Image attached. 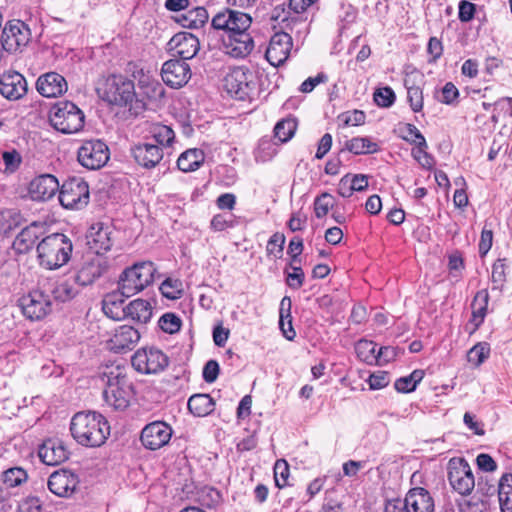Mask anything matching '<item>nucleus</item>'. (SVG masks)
Wrapping results in <instances>:
<instances>
[{
	"label": "nucleus",
	"instance_id": "1",
	"mask_svg": "<svg viewBox=\"0 0 512 512\" xmlns=\"http://www.w3.org/2000/svg\"><path fill=\"white\" fill-rule=\"evenodd\" d=\"M70 431L78 444L85 447H100L110 435V425L100 413L81 411L72 417Z\"/></svg>",
	"mask_w": 512,
	"mask_h": 512
},
{
	"label": "nucleus",
	"instance_id": "2",
	"mask_svg": "<svg viewBox=\"0 0 512 512\" xmlns=\"http://www.w3.org/2000/svg\"><path fill=\"white\" fill-rule=\"evenodd\" d=\"M99 376L105 383L103 396L106 403L116 410L126 409L134 396V386L126 369L120 365H106L101 368Z\"/></svg>",
	"mask_w": 512,
	"mask_h": 512
},
{
	"label": "nucleus",
	"instance_id": "3",
	"mask_svg": "<svg viewBox=\"0 0 512 512\" xmlns=\"http://www.w3.org/2000/svg\"><path fill=\"white\" fill-rule=\"evenodd\" d=\"M40 265L47 269H57L68 262L72 253L70 239L62 233L42 237L37 245Z\"/></svg>",
	"mask_w": 512,
	"mask_h": 512
},
{
	"label": "nucleus",
	"instance_id": "4",
	"mask_svg": "<svg viewBox=\"0 0 512 512\" xmlns=\"http://www.w3.org/2000/svg\"><path fill=\"white\" fill-rule=\"evenodd\" d=\"M84 119L83 112L70 101L56 103L49 113L51 125L63 134L80 131L84 126Z\"/></svg>",
	"mask_w": 512,
	"mask_h": 512
},
{
	"label": "nucleus",
	"instance_id": "5",
	"mask_svg": "<svg viewBox=\"0 0 512 512\" xmlns=\"http://www.w3.org/2000/svg\"><path fill=\"white\" fill-rule=\"evenodd\" d=\"M156 268L150 261L134 264L123 271L118 287L129 298L142 291L154 281Z\"/></svg>",
	"mask_w": 512,
	"mask_h": 512
},
{
	"label": "nucleus",
	"instance_id": "6",
	"mask_svg": "<svg viewBox=\"0 0 512 512\" xmlns=\"http://www.w3.org/2000/svg\"><path fill=\"white\" fill-rule=\"evenodd\" d=\"M89 186L81 178L66 180L59 190V201L66 209H82L89 203Z\"/></svg>",
	"mask_w": 512,
	"mask_h": 512
},
{
	"label": "nucleus",
	"instance_id": "7",
	"mask_svg": "<svg viewBox=\"0 0 512 512\" xmlns=\"http://www.w3.org/2000/svg\"><path fill=\"white\" fill-rule=\"evenodd\" d=\"M448 480L451 487L462 496L469 495L475 487L471 467L463 458H452L448 462Z\"/></svg>",
	"mask_w": 512,
	"mask_h": 512
},
{
	"label": "nucleus",
	"instance_id": "8",
	"mask_svg": "<svg viewBox=\"0 0 512 512\" xmlns=\"http://www.w3.org/2000/svg\"><path fill=\"white\" fill-rule=\"evenodd\" d=\"M108 146L101 140H87L78 149V162L89 170L102 168L109 160Z\"/></svg>",
	"mask_w": 512,
	"mask_h": 512
},
{
	"label": "nucleus",
	"instance_id": "9",
	"mask_svg": "<svg viewBox=\"0 0 512 512\" xmlns=\"http://www.w3.org/2000/svg\"><path fill=\"white\" fill-rule=\"evenodd\" d=\"M227 92L236 99L245 100L254 91V75L245 67L232 69L225 77Z\"/></svg>",
	"mask_w": 512,
	"mask_h": 512
},
{
	"label": "nucleus",
	"instance_id": "10",
	"mask_svg": "<svg viewBox=\"0 0 512 512\" xmlns=\"http://www.w3.org/2000/svg\"><path fill=\"white\" fill-rule=\"evenodd\" d=\"M131 363L140 373L155 374L168 366V357L159 349L142 348L132 356Z\"/></svg>",
	"mask_w": 512,
	"mask_h": 512
},
{
	"label": "nucleus",
	"instance_id": "11",
	"mask_svg": "<svg viewBox=\"0 0 512 512\" xmlns=\"http://www.w3.org/2000/svg\"><path fill=\"white\" fill-rule=\"evenodd\" d=\"M30 39V29L20 20H12L6 23L1 35L2 46L10 53L22 51Z\"/></svg>",
	"mask_w": 512,
	"mask_h": 512
},
{
	"label": "nucleus",
	"instance_id": "12",
	"mask_svg": "<svg viewBox=\"0 0 512 512\" xmlns=\"http://www.w3.org/2000/svg\"><path fill=\"white\" fill-rule=\"evenodd\" d=\"M135 98L134 83L123 77L113 76L106 82L103 99L110 104L127 106Z\"/></svg>",
	"mask_w": 512,
	"mask_h": 512
},
{
	"label": "nucleus",
	"instance_id": "13",
	"mask_svg": "<svg viewBox=\"0 0 512 512\" xmlns=\"http://www.w3.org/2000/svg\"><path fill=\"white\" fill-rule=\"evenodd\" d=\"M251 23L252 19L248 14L225 9L212 18L211 25L214 29L224 30L227 36H231L240 31L248 30Z\"/></svg>",
	"mask_w": 512,
	"mask_h": 512
},
{
	"label": "nucleus",
	"instance_id": "14",
	"mask_svg": "<svg viewBox=\"0 0 512 512\" xmlns=\"http://www.w3.org/2000/svg\"><path fill=\"white\" fill-rule=\"evenodd\" d=\"M19 306L24 316L30 320H40L51 311L49 295L41 289H33L19 299Z\"/></svg>",
	"mask_w": 512,
	"mask_h": 512
},
{
	"label": "nucleus",
	"instance_id": "15",
	"mask_svg": "<svg viewBox=\"0 0 512 512\" xmlns=\"http://www.w3.org/2000/svg\"><path fill=\"white\" fill-rule=\"evenodd\" d=\"M292 46L293 41L289 33L277 32L270 39L265 57L272 66L278 67L288 59Z\"/></svg>",
	"mask_w": 512,
	"mask_h": 512
},
{
	"label": "nucleus",
	"instance_id": "16",
	"mask_svg": "<svg viewBox=\"0 0 512 512\" xmlns=\"http://www.w3.org/2000/svg\"><path fill=\"white\" fill-rule=\"evenodd\" d=\"M172 436V428L163 421L147 424L141 432L142 444L150 449L157 450L165 446Z\"/></svg>",
	"mask_w": 512,
	"mask_h": 512
},
{
	"label": "nucleus",
	"instance_id": "17",
	"mask_svg": "<svg viewBox=\"0 0 512 512\" xmlns=\"http://www.w3.org/2000/svg\"><path fill=\"white\" fill-rule=\"evenodd\" d=\"M161 76L164 83L168 86L180 88L191 78V69L187 62L171 59L163 64Z\"/></svg>",
	"mask_w": 512,
	"mask_h": 512
},
{
	"label": "nucleus",
	"instance_id": "18",
	"mask_svg": "<svg viewBox=\"0 0 512 512\" xmlns=\"http://www.w3.org/2000/svg\"><path fill=\"white\" fill-rule=\"evenodd\" d=\"M79 479L70 470L61 469L53 472L47 482L48 489L58 497H70L76 490Z\"/></svg>",
	"mask_w": 512,
	"mask_h": 512
},
{
	"label": "nucleus",
	"instance_id": "19",
	"mask_svg": "<svg viewBox=\"0 0 512 512\" xmlns=\"http://www.w3.org/2000/svg\"><path fill=\"white\" fill-rule=\"evenodd\" d=\"M140 340V333L129 325H121L112 333L107 342L109 350L115 353H125L134 349Z\"/></svg>",
	"mask_w": 512,
	"mask_h": 512
},
{
	"label": "nucleus",
	"instance_id": "20",
	"mask_svg": "<svg viewBox=\"0 0 512 512\" xmlns=\"http://www.w3.org/2000/svg\"><path fill=\"white\" fill-rule=\"evenodd\" d=\"M27 81L17 71H8L0 76V94L10 100L16 101L27 93Z\"/></svg>",
	"mask_w": 512,
	"mask_h": 512
},
{
	"label": "nucleus",
	"instance_id": "21",
	"mask_svg": "<svg viewBox=\"0 0 512 512\" xmlns=\"http://www.w3.org/2000/svg\"><path fill=\"white\" fill-rule=\"evenodd\" d=\"M170 50L174 57L182 61L192 59L200 49V43L196 36L188 32L175 34L169 41Z\"/></svg>",
	"mask_w": 512,
	"mask_h": 512
},
{
	"label": "nucleus",
	"instance_id": "22",
	"mask_svg": "<svg viewBox=\"0 0 512 512\" xmlns=\"http://www.w3.org/2000/svg\"><path fill=\"white\" fill-rule=\"evenodd\" d=\"M46 232L45 225L39 222H33L23 228L15 237L12 248L17 254H26L31 251L35 243L44 236Z\"/></svg>",
	"mask_w": 512,
	"mask_h": 512
},
{
	"label": "nucleus",
	"instance_id": "23",
	"mask_svg": "<svg viewBox=\"0 0 512 512\" xmlns=\"http://www.w3.org/2000/svg\"><path fill=\"white\" fill-rule=\"evenodd\" d=\"M112 228L102 222L94 223L87 235V245L89 249L96 255H101L102 252L110 250L112 246Z\"/></svg>",
	"mask_w": 512,
	"mask_h": 512
},
{
	"label": "nucleus",
	"instance_id": "24",
	"mask_svg": "<svg viewBox=\"0 0 512 512\" xmlns=\"http://www.w3.org/2000/svg\"><path fill=\"white\" fill-rule=\"evenodd\" d=\"M59 191V182L52 174L35 177L29 184L28 192L34 201H47Z\"/></svg>",
	"mask_w": 512,
	"mask_h": 512
},
{
	"label": "nucleus",
	"instance_id": "25",
	"mask_svg": "<svg viewBox=\"0 0 512 512\" xmlns=\"http://www.w3.org/2000/svg\"><path fill=\"white\" fill-rule=\"evenodd\" d=\"M109 269V262L107 258L101 255H95L91 260L84 263V265L76 273L75 281L81 286L92 284L97 278L107 273Z\"/></svg>",
	"mask_w": 512,
	"mask_h": 512
},
{
	"label": "nucleus",
	"instance_id": "26",
	"mask_svg": "<svg viewBox=\"0 0 512 512\" xmlns=\"http://www.w3.org/2000/svg\"><path fill=\"white\" fill-rule=\"evenodd\" d=\"M223 46L224 52L231 57L244 58L252 52L254 41L248 30H243L234 35L226 36Z\"/></svg>",
	"mask_w": 512,
	"mask_h": 512
},
{
	"label": "nucleus",
	"instance_id": "27",
	"mask_svg": "<svg viewBox=\"0 0 512 512\" xmlns=\"http://www.w3.org/2000/svg\"><path fill=\"white\" fill-rule=\"evenodd\" d=\"M36 88L42 96L55 98L64 94L68 89V85L62 75L56 72H49L38 78Z\"/></svg>",
	"mask_w": 512,
	"mask_h": 512
},
{
	"label": "nucleus",
	"instance_id": "28",
	"mask_svg": "<svg viewBox=\"0 0 512 512\" xmlns=\"http://www.w3.org/2000/svg\"><path fill=\"white\" fill-rule=\"evenodd\" d=\"M38 455L44 464L56 466L68 459L69 452L62 441L49 439L40 446Z\"/></svg>",
	"mask_w": 512,
	"mask_h": 512
},
{
	"label": "nucleus",
	"instance_id": "29",
	"mask_svg": "<svg viewBox=\"0 0 512 512\" xmlns=\"http://www.w3.org/2000/svg\"><path fill=\"white\" fill-rule=\"evenodd\" d=\"M135 161L144 168H153L163 158V150L160 146L151 143H139L131 148Z\"/></svg>",
	"mask_w": 512,
	"mask_h": 512
},
{
	"label": "nucleus",
	"instance_id": "30",
	"mask_svg": "<svg viewBox=\"0 0 512 512\" xmlns=\"http://www.w3.org/2000/svg\"><path fill=\"white\" fill-rule=\"evenodd\" d=\"M404 501L409 509V512H434L435 504L430 493L422 488L416 487L410 489Z\"/></svg>",
	"mask_w": 512,
	"mask_h": 512
},
{
	"label": "nucleus",
	"instance_id": "31",
	"mask_svg": "<svg viewBox=\"0 0 512 512\" xmlns=\"http://www.w3.org/2000/svg\"><path fill=\"white\" fill-rule=\"evenodd\" d=\"M126 294L118 288L105 295L102 301V310L104 314L113 320H122L126 318V306H124Z\"/></svg>",
	"mask_w": 512,
	"mask_h": 512
},
{
	"label": "nucleus",
	"instance_id": "32",
	"mask_svg": "<svg viewBox=\"0 0 512 512\" xmlns=\"http://www.w3.org/2000/svg\"><path fill=\"white\" fill-rule=\"evenodd\" d=\"M153 308L149 301L144 299H135L126 305V318L132 321L146 324L150 321Z\"/></svg>",
	"mask_w": 512,
	"mask_h": 512
},
{
	"label": "nucleus",
	"instance_id": "33",
	"mask_svg": "<svg viewBox=\"0 0 512 512\" xmlns=\"http://www.w3.org/2000/svg\"><path fill=\"white\" fill-rule=\"evenodd\" d=\"M489 302V293L486 289H482L476 293L471 303L472 318L471 322L477 329L484 321L487 314Z\"/></svg>",
	"mask_w": 512,
	"mask_h": 512
},
{
	"label": "nucleus",
	"instance_id": "34",
	"mask_svg": "<svg viewBox=\"0 0 512 512\" xmlns=\"http://www.w3.org/2000/svg\"><path fill=\"white\" fill-rule=\"evenodd\" d=\"M215 403L208 394H195L188 400L189 411L197 416L204 417L213 412Z\"/></svg>",
	"mask_w": 512,
	"mask_h": 512
},
{
	"label": "nucleus",
	"instance_id": "35",
	"mask_svg": "<svg viewBox=\"0 0 512 512\" xmlns=\"http://www.w3.org/2000/svg\"><path fill=\"white\" fill-rule=\"evenodd\" d=\"M209 15L204 7H193L180 16L178 20L183 27L198 29L208 21Z\"/></svg>",
	"mask_w": 512,
	"mask_h": 512
},
{
	"label": "nucleus",
	"instance_id": "36",
	"mask_svg": "<svg viewBox=\"0 0 512 512\" xmlns=\"http://www.w3.org/2000/svg\"><path fill=\"white\" fill-rule=\"evenodd\" d=\"M204 162V153L202 150L194 148L183 152L178 160L177 166L183 172L195 171Z\"/></svg>",
	"mask_w": 512,
	"mask_h": 512
},
{
	"label": "nucleus",
	"instance_id": "37",
	"mask_svg": "<svg viewBox=\"0 0 512 512\" xmlns=\"http://www.w3.org/2000/svg\"><path fill=\"white\" fill-rule=\"evenodd\" d=\"M498 499L502 512H512V474L505 473L499 480Z\"/></svg>",
	"mask_w": 512,
	"mask_h": 512
},
{
	"label": "nucleus",
	"instance_id": "38",
	"mask_svg": "<svg viewBox=\"0 0 512 512\" xmlns=\"http://www.w3.org/2000/svg\"><path fill=\"white\" fill-rule=\"evenodd\" d=\"M76 283L77 281L73 277L72 279H65L51 285V293L54 299L61 302L73 299L78 294V289L75 286Z\"/></svg>",
	"mask_w": 512,
	"mask_h": 512
},
{
	"label": "nucleus",
	"instance_id": "39",
	"mask_svg": "<svg viewBox=\"0 0 512 512\" xmlns=\"http://www.w3.org/2000/svg\"><path fill=\"white\" fill-rule=\"evenodd\" d=\"M345 148L355 155L372 154L379 151L378 144L368 137H354L347 140Z\"/></svg>",
	"mask_w": 512,
	"mask_h": 512
},
{
	"label": "nucleus",
	"instance_id": "40",
	"mask_svg": "<svg viewBox=\"0 0 512 512\" xmlns=\"http://www.w3.org/2000/svg\"><path fill=\"white\" fill-rule=\"evenodd\" d=\"M291 299L288 296H285L280 303V321L279 325L283 332V335L288 340H293L296 333L292 327V318H291Z\"/></svg>",
	"mask_w": 512,
	"mask_h": 512
},
{
	"label": "nucleus",
	"instance_id": "41",
	"mask_svg": "<svg viewBox=\"0 0 512 512\" xmlns=\"http://www.w3.org/2000/svg\"><path fill=\"white\" fill-rule=\"evenodd\" d=\"M150 134L162 147H170L175 140L174 130L170 126L161 123L152 124Z\"/></svg>",
	"mask_w": 512,
	"mask_h": 512
},
{
	"label": "nucleus",
	"instance_id": "42",
	"mask_svg": "<svg viewBox=\"0 0 512 512\" xmlns=\"http://www.w3.org/2000/svg\"><path fill=\"white\" fill-rule=\"evenodd\" d=\"M358 358L368 364H375L377 359V344L369 340H359L355 345Z\"/></svg>",
	"mask_w": 512,
	"mask_h": 512
},
{
	"label": "nucleus",
	"instance_id": "43",
	"mask_svg": "<svg viewBox=\"0 0 512 512\" xmlns=\"http://www.w3.org/2000/svg\"><path fill=\"white\" fill-rule=\"evenodd\" d=\"M297 128V122L295 119L286 118L279 121L274 127V135L284 143L290 140Z\"/></svg>",
	"mask_w": 512,
	"mask_h": 512
},
{
	"label": "nucleus",
	"instance_id": "44",
	"mask_svg": "<svg viewBox=\"0 0 512 512\" xmlns=\"http://www.w3.org/2000/svg\"><path fill=\"white\" fill-rule=\"evenodd\" d=\"M2 482L5 488H13L21 485L27 480V473L20 467L9 468L2 473Z\"/></svg>",
	"mask_w": 512,
	"mask_h": 512
},
{
	"label": "nucleus",
	"instance_id": "45",
	"mask_svg": "<svg viewBox=\"0 0 512 512\" xmlns=\"http://www.w3.org/2000/svg\"><path fill=\"white\" fill-rule=\"evenodd\" d=\"M490 354V345L487 342H479L467 353V360L475 367H479Z\"/></svg>",
	"mask_w": 512,
	"mask_h": 512
},
{
	"label": "nucleus",
	"instance_id": "46",
	"mask_svg": "<svg viewBox=\"0 0 512 512\" xmlns=\"http://www.w3.org/2000/svg\"><path fill=\"white\" fill-rule=\"evenodd\" d=\"M182 290V282L179 279L167 278L160 286L162 295L172 300L179 298Z\"/></svg>",
	"mask_w": 512,
	"mask_h": 512
},
{
	"label": "nucleus",
	"instance_id": "47",
	"mask_svg": "<svg viewBox=\"0 0 512 512\" xmlns=\"http://www.w3.org/2000/svg\"><path fill=\"white\" fill-rule=\"evenodd\" d=\"M158 324L164 332L173 334L180 330L181 319L176 314L168 312L160 317Z\"/></svg>",
	"mask_w": 512,
	"mask_h": 512
},
{
	"label": "nucleus",
	"instance_id": "48",
	"mask_svg": "<svg viewBox=\"0 0 512 512\" xmlns=\"http://www.w3.org/2000/svg\"><path fill=\"white\" fill-rule=\"evenodd\" d=\"M334 206V199L329 193H322L314 201V211L317 218L326 216Z\"/></svg>",
	"mask_w": 512,
	"mask_h": 512
},
{
	"label": "nucleus",
	"instance_id": "49",
	"mask_svg": "<svg viewBox=\"0 0 512 512\" xmlns=\"http://www.w3.org/2000/svg\"><path fill=\"white\" fill-rule=\"evenodd\" d=\"M374 101L380 107H390L395 101V93L390 87L378 88L374 92Z\"/></svg>",
	"mask_w": 512,
	"mask_h": 512
},
{
	"label": "nucleus",
	"instance_id": "50",
	"mask_svg": "<svg viewBox=\"0 0 512 512\" xmlns=\"http://www.w3.org/2000/svg\"><path fill=\"white\" fill-rule=\"evenodd\" d=\"M426 146L416 145V147L412 150L413 158L425 169H432L435 160L434 158L426 151Z\"/></svg>",
	"mask_w": 512,
	"mask_h": 512
},
{
	"label": "nucleus",
	"instance_id": "51",
	"mask_svg": "<svg viewBox=\"0 0 512 512\" xmlns=\"http://www.w3.org/2000/svg\"><path fill=\"white\" fill-rule=\"evenodd\" d=\"M492 282L496 285L494 289L501 288L506 281L505 259H497L492 266Z\"/></svg>",
	"mask_w": 512,
	"mask_h": 512
},
{
	"label": "nucleus",
	"instance_id": "52",
	"mask_svg": "<svg viewBox=\"0 0 512 512\" xmlns=\"http://www.w3.org/2000/svg\"><path fill=\"white\" fill-rule=\"evenodd\" d=\"M289 466L284 459L277 460L274 466L275 483L279 488L287 485Z\"/></svg>",
	"mask_w": 512,
	"mask_h": 512
},
{
	"label": "nucleus",
	"instance_id": "53",
	"mask_svg": "<svg viewBox=\"0 0 512 512\" xmlns=\"http://www.w3.org/2000/svg\"><path fill=\"white\" fill-rule=\"evenodd\" d=\"M292 272L287 273L286 283L292 289H299L303 286L305 274L301 267L294 266V263L290 264Z\"/></svg>",
	"mask_w": 512,
	"mask_h": 512
},
{
	"label": "nucleus",
	"instance_id": "54",
	"mask_svg": "<svg viewBox=\"0 0 512 512\" xmlns=\"http://www.w3.org/2000/svg\"><path fill=\"white\" fill-rule=\"evenodd\" d=\"M493 120L497 117H512V98L505 97L496 101L494 104Z\"/></svg>",
	"mask_w": 512,
	"mask_h": 512
},
{
	"label": "nucleus",
	"instance_id": "55",
	"mask_svg": "<svg viewBox=\"0 0 512 512\" xmlns=\"http://www.w3.org/2000/svg\"><path fill=\"white\" fill-rule=\"evenodd\" d=\"M407 98L410 107L414 112H419L423 108L422 90L417 86H407Z\"/></svg>",
	"mask_w": 512,
	"mask_h": 512
},
{
	"label": "nucleus",
	"instance_id": "56",
	"mask_svg": "<svg viewBox=\"0 0 512 512\" xmlns=\"http://www.w3.org/2000/svg\"><path fill=\"white\" fill-rule=\"evenodd\" d=\"M284 244V234L276 232L270 237L267 243V252L269 254H274L276 257H280L283 252Z\"/></svg>",
	"mask_w": 512,
	"mask_h": 512
},
{
	"label": "nucleus",
	"instance_id": "57",
	"mask_svg": "<svg viewBox=\"0 0 512 512\" xmlns=\"http://www.w3.org/2000/svg\"><path fill=\"white\" fill-rule=\"evenodd\" d=\"M6 173H14L21 164L20 154L13 151H5L2 155Z\"/></svg>",
	"mask_w": 512,
	"mask_h": 512
},
{
	"label": "nucleus",
	"instance_id": "58",
	"mask_svg": "<svg viewBox=\"0 0 512 512\" xmlns=\"http://www.w3.org/2000/svg\"><path fill=\"white\" fill-rule=\"evenodd\" d=\"M43 506L39 498L27 497L22 500L18 507V512H42Z\"/></svg>",
	"mask_w": 512,
	"mask_h": 512
},
{
	"label": "nucleus",
	"instance_id": "59",
	"mask_svg": "<svg viewBox=\"0 0 512 512\" xmlns=\"http://www.w3.org/2000/svg\"><path fill=\"white\" fill-rule=\"evenodd\" d=\"M340 118L347 126H359L365 122L366 116L363 111L354 110L352 112L342 114Z\"/></svg>",
	"mask_w": 512,
	"mask_h": 512
},
{
	"label": "nucleus",
	"instance_id": "60",
	"mask_svg": "<svg viewBox=\"0 0 512 512\" xmlns=\"http://www.w3.org/2000/svg\"><path fill=\"white\" fill-rule=\"evenodd\" d=\"M303 251V240L300 237H293L288 245L287 253L291 256V263L300 262L299 256Z\"/></svg>",
	"mask_w": 512,
	"mask_h": 512
},
{
	"label": "nucleus",
	"instance_id": "61",
	"mask_svg": "<svg viewBox=\"0 0 512 512\" xmlns=\"http://www.w3.org/2000/svg\"><path fill=\"white\" fill-rule=\"evenodd\" d=\"M220 368L216 360H209L203 368V379L207 383H213L219 374Z\"/></svg>",
	"mask_w": 512,
	"mask_h": 512
},
{
	"label": "nucleus",
	"instance_id": "62",
	"mask_svg": "<svg viewBox=\"0 0 512 512\" xmlns=\"http://www.w3.org/2000/svg\"><path fill=\"white\" fill-rule=\"evenodd\" d=\"M368 382L371 389H381L389 384V375L387 372L379 371L371 374Z\"/></svg>",
	"mask_w": 512,
	"mask_h": 512
},
{
	"label": "nucleus",
	"instance_id": "63",
	"mask_svg": "<svg viewBox=\"0 0 512 512\" xmlns=\"http://www.w3.org/2000/svg\"><path fill=\"white\" fill-rule=\"evenodd\" d=\"M477 465L479 469L486 471V472H492L495 471L497 468V464L494 461V459L489 454H479L476 458Z\"/></svg>",
	"mask_w": 512,
	"mask_h": 512
},
{
	"label": "nucleus",
	"instance_id": "64",
	"mask_svg": "<svg viewBox=\"0 0 512 512\" xmlns=\"http://www.w3.org/2000/svg\"><path fill=\"white\" fill-rule=\"evenodd\" d=\"M475 5L468 1H461L459 4V19L462 22H468L473 19Z\"/></svg>",
	"mask_w": 512,
	"mask_h": 512
}]
</instances>
